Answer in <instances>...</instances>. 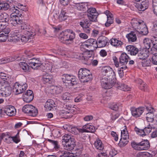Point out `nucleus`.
I'll return each instance as SVG.
<instances>
[{
    "instance_id": "f257e3e1",
    "label": "nucleus",
    "mask_w": 157,
    "mask_h": 157,
    "mask_svg": "<svg viewBox=\"0 0 157 157\" xmlns=\"http://www.w3.org/2000/svg\"><path fill=\"white\" fill-rule=\"evenodd\" d=\"M21 16H22V15L20 11L19 13L16 15L12 14L10 22L11 24L15 26H17L18 24L21 25V29L25 31L24 35L21 36V40L22 42H26L29 39H33L36 35V33L34 31L29 30V25L23 22L22 20L20 19Z\"/></svg>"
},
{
    "instance_id": "f03ea898",
    "label": "nucleus",
    "mask_w": 157,
    "mask_h": 157,
    "mask_svg": "<svg viewBox=\"0 0 157 157\" xmlns=\"http://www.w3.org/2000/svg\"><path fill=\"white\" fill-rule=\"evenodd\" d=\"M75 37V33L72 30L67 29L60 33L59 39L63 43L66 44H69L73 42Z\"/></svg>"
},
{
    "instance_id": "7ed1b4c3",
    "label": "nucleus",
    "mask_w": 157,
    "mask_h": 157,
    "mask_svg": "<svg viewBox=\"0 0 157 157\" xmlns=\"http://www.w3.org/2000/svg\"><path fill=\"white\" fill-rule=\"evenodd\" d=\"M78 77L82 82H87L92 80V76L90 71L86 68H81L78 71Z\"/></svg>"
},
{
    "instance_id": "20e7f679",
    "label": "nucleus",
    "mask_w": 157,
    "mask_h": 157,
    "mask_svg": "<svg viewBox=\"0 0 157 157\" xmlns=\"http://www.w3.org/2000/svg\"><path fill=\"white\" fill-rule=\"evenodd\" d=\"M131 145L134 149L138 151L147 150L150 147V143L148 140H144L139 143L133 142Z\"/></svg>"
},
{
    "instance_id": "39448f33",
    "label": "nucleus",
    "mask_w": 157,
    "mask_h": 157,
    "mask_svg": "<svg viewBox=\"0 0 157 157\" xmlns=\"http://www.w3.org/2000/svg\"><path fill=\"white\" fill-rule=\"evenodd\" d=\"M115 79L101 77L100 79L101 85L104 89H108L113 86L115 83Z\"/></svg>"
},
{
    "instance_id": "423d86ee",
    "label": "nucleus",
    "mask_w": 157,
    "mask_h": 157,
    "mask_svg": "<svg viewBox=\"0 0 157 157\" xmlns=\"http://www.w3.org/2000/svg\"><path fill=\"white\" fill-rule=\"evenodd\" d=\"M94 54V50L91 49L90 50H87L84 53L81 54L78 53L77 54L76 58L81 59L84 62H87L89 60H91L92 56Z\"/></svg>"
},
{
    "instance_id": "0eeeda50",
    "label": "nucleus",
    "mask_w": 157,
    "mask_h": 157,
    "mask_svg": "<svg viewBox=\"0 0 157 157\" xmlns=\"http://www.w3.org/2000/svg\"><path fill=\"white\" fill-rule=\"evenodd\" d=\"M62 81L64 83H67L70 86H73L76 85L77 83L75 78L70 75L64 74L62 77Z\"/></svg>"
},
{
    "instance_id": "6e6552de",
    "label": "nucleus",
    "mask_w": 157,
    "mask_h": 157,
    "mask_svg": "<svg viewBox=\"0 0 157 157\" xmlns=\"http://www.w3.org/2000/svg\"><path fill=\"white\" fill-rule=\"evenodd\" d=\"M2 4L3 5L2 6V10L6 11L9 9V11L11 13L10 16L12 14L16 15L18 14L19 12H20L19 10H21L17 6H10L9 4L6 2H2Z\"/></svg>"
},
{
    "instance_id": "1a4fd4ad",
    "label": "nucleus",
    "mask_w": 157,
    "mask_h": 157,
    "mask_svg": "<svg viewBox=\"0 0 157 157\" xmlns=\"http://www.w3.org/2000/svg\"><path fill=\"white\" fill-rule=\"evenodd\" d=\"M101 72L104 75L102 77L113 78H115V74L112 68L110 67L106 66L104 67L101 69Z\"/></svg>"
},
{
    "instance_id": "9d476101",
    "label": "nucleus",
    "mask_w": 157,
    "mask_h": 157,
    "mask_svg": "<svg viewBox=\"0 0 157 157\" xmlns=\"http://www.w3.org/2000/svg\"><path fill=\"white\" fill-rule=\"evenodd\" d=\"M28 87V85L26 83H22L16 82L13 86V90L17 94H21L25 91Z\"/></svg>"
},
{
    "instance_id": "9b49d317",
    "label": "nucleus",
    "mask_w": 157,
    "mask_h": 157,
    "mask_svg": "<svg viewBox=\"0 0 157 157\" xmlns=\"http://www.w3.org/2000/svg\"><path fill=\"white\" fill-rule=\"evenodd\" d=\"M27 62L30 67L34 69H38L39 67H40L42 69L44 67L39 58H32L29 60Z\"/></svg>"
},
{
    "instance_id": "f8f14e48",
    "label": "nucleus",
    "mask_w": 157,
    "mask_h": 157,
    "mask_svg": "<svg viewBox=\"0 0 157 157\" xmlns=\"http://www.w3.org/2000/svg\"><path fill=\"white\" fill-rule=\"evenodd\" d=\"M152 128L151 126L149 124L147 126L145 127L143 129H140L136 127L134 128V130L139 135L144 136L150 133L151 132Z\"/></svg>"
},
{
    "instance_id": "ddd939ff",
    "label": "nucleus",
    "mask_w": 157,
    "mask_h": 157,
    "mask_svg": "<svg viewBox=\"0 0 157 157\" xmlns=\"http://www.w3.org/2000/svg\"><path fill=\"white\" fill-rule=\"evenodd\" d=\"M109 39L105 36H101L99 37L97 40V48H102L109 44Z\"/></svg>"
},
{
    "instance_id": "4468645a",
    "label": "nucleus",
    "mask_w": 157,
    "mask_h": 157,
    "mask_svg": "<svg viewBox=\"0 0 157 157\" xmlns=\"http://www.w3.org/2000/svg\"><path fill=\"white\" fill-rule=\"evenodd\" d=\"M129 58V56L126 53H123L121 54L119 58V61L120 65L123 66L121 67V68L126 69L127 68L126 65L127 64Z\"/></svg>"
},
{
    "instance_id": "2eb2a0df",
    "label": "nucleus",
    "mask_w": 157,
    "mask_h": 157,
    "mask_svg": "<svg viewBox=\"0 0 157 157\" xmlns=\"http://www.w3.org/2000/svg\"><path fill=\"white\" fill-rule=\"evenodd\" d=\"M23 100L27 103H29L33 99L34 95L33 92L30 90H28L23 94Z\"/></svg>"
},
{
    "instance_id": "dca6fc26",
    "label": "nucleus",
    "mask_w": 157,
    "mask_h": 157,
    "mask_svg": "<svg viewBox=\"0 0 157 157\" xmlns=\"http://www.w3.org/2000/svg\"><path fill=\"white\" fill-rule=\"evenodd\" d=\"M149 4L148 1H146L142 2L136 3L135 6L138 10L144 11L148 8Z\"/></svg>"
},
{
    "instance_id": "f3484780",
    "label": "nucleus",
    "mask_w": 157,
    "mask_h": 157,
    "mask_svg": "<svg viewBox=\"0 0 157 157\" xmlns=\"http://www.w3.org/2000/svg\"><path fill=\"white\" fill-rule=\"evenodd\" d=\"M90 22L92 21L89 19H86L84 22H80V25L83 28L84 31L87 33H89L91 30L89 27L90 24H91Z\"/></svg>"
},
{
    "instance_id": "a211bd4d",
    "label": "nucleus",
    "mask_w": 157,
    "mask_h": 157,
    "mask_svg": "<svg viewBox=\"0 0 157 157\" xmlns=\"http://www.w3.org/2000/svg\"><path fill=\"white\" fill-rule=\"evenodd\" d=\"M144 110V107H140L137 108H132L131 110L132 115L136 117H139L143 113Z\"/></svg>"
},
{
    "instance_id": "6ab92c4d",
    "label": "nucleus",
    "mask_w": 157,
    "mask_h": 157,
    "mask_svg": "<svg viewBox=\"0 0 157 157\" xmlns=\"http://www.w3.org/2000/svg\"><path fill=\"white\" fill-rule=\"evenodd\" d=\"M78 130L79 132H81L94 133L95 131L94 126L90 124H87L83 126L82 129H79Z\"/></svg>"
},
{
    "instance_id": "aec40b11",
    "label": "nucleus",
    "mask_w": 157,
    "mask_h": 157,
    "mask_svg": "<svg viewBox=\"0 0 157 157\" xmlns=\"http://www.w3.org/2000/svg\"><path fill=\"white\" fill-rule=\"evenodd\" d=\"M66 12L63 10H62L61 13L58 16L56 13L53 15V17L55 20L61 22L66 20L67 16Z\"/></svg>"
},
{
    "instance_id": "412c9836",
    "label": "nucleus",
    "mask_w": 157,
    "mask_h": 157,
    "mask_svg": "<svg viewBox=\"0 0 157 157\" xmlns=\"http://www.w3.org/2000/svg\"><path fill=\"white\" fill-rule=\"evenodd\" d=\"M149 55V51L146 49H144L140 51L138 54L137 59H144L148 57Z\"/></svg>"
},
{
    "instance_id": "4be33fe9",
    "label": "nucleus",
    "mask_w": 157,
    "mask_h": 157,
    "mask_svg": "<svg viewBox=\"0 0 157 157\" xmlns=\"http://www.w3.org/2000/svg\"><path fill=\"white\" fill-rule=\"evenodd\" d=\"M56 107V105L54 101L52 99L48 100L46 102L44 108L46 111L51 110L53 108Z\"/></svg>"
},
{
    "instance_id": "5701e85b",
    "label": "nucleus",
    "mask_w": 157,
    "mask_h": 157,
    "mask_svg": "<svg viewBox=\"0 0 157 157\" xmlns=\"http://www.w3.org/2000/svg\"><path fill=\"white\" fill-rule=\"evenodd\" d=\"M21 60V57L20 56H15L14 58L10 57L9 58H5L0 59V64H3L8 62L13 61L14 60L19 61Z\"/></svg>"
},
{
    "instance_id": "b1692460",
    "label": "nucleus",
    "mask_w": 157,
    "mask_h": 157,
    "mask_svg": "<svg viewBox=\"0 0 157 157\" xmlns=\"http://www.w3.org/2000/svg\"><path fill=\"white\" fill-rule=\"evenodd\" d=\"M53 78V76L52 75L46 73L43 76V82L44 84L52 83L54 81Z\"/></svg>"
},
{
    "instance_id": "393cba45",
    "label": "nucleus",
    "mask_w": 157,
    "mask_h": 157,
    "mask_svg": "<svg viewBox=\"0 0 157 157\" xmlns=\"http://www.w3.org/2000/svg\"><path fill=\"white\" fill-rule=\"evenodd\" d=\"M63 107L68 110L69 114L70 113L76 114V108L72 105H70L68 103H64L63 105Z\"/></svg>"
},
{
    "instance_id": "a878e982",
    "label": "nucleus",
    "mask_w": 157,
    "mask_h": 157,
    "mask_svg": "<svg viewBox=\"0 0 157 157\" xmlns=\"http://www.w3.org/2000/svg\"><path fill=\"white\" fill-rule=\"evenodd\" d=\"M126 49L131 55L136 56L139 52L138 48L132 45L127 46Z\"/></svg>"
},
{
    "instance_id": "bb28decb",
    "label": "nucleus",
    "mask_w": 157,
    "mask_h": 157,
    "mask_svg": "<svg viewBox=\"0 0 157 157\" xmlns=\"http://www.w3.org/2000/svg\"><path fill=\"white\" fill-rule=\"evenodd\" d=\"M114 86L124 91H128L130 89V88L127 85L123 84L121 82H118L117 83H116V80L115 81V83Z\"/></svg>"
},
{
    "instance_id": "cd10ccee",
    "label": "nucleus",
    "mask_w": 157,
    "mask_h": 157,
    "mask_svg": "<svg viewBox=\"0 0 157 157\" xmlns=\"http://www.w3.org/2000/svg\"><path fill=\"white\" fill-rule=\"evenodd\" d=\"M64 136V138L62 140L63 141H65L66 143L69 144H71L73 143L74 146H75V140L73 137H71L70 135L67 134H65Z\"/></svg>"
},
{
    "instance_id": "c85d7f7f",
    "label": "nucleus",
    "mask_w": 157,
    "mask_h": 157,
    "mask_svg": "<svg viewBox=\"0 0 157 157\" xmlns=\"http://www.w3.org/2000/svg\"><path fill=\"white\" fill-rule=\"evenodd\" d=\"M129 42H134L137 40V37L135 32L131 31L130 33L126 36Z\"/></svg>"
},
{
    "instance_id": "c756f323",
    "label": "nucleus",
    "mask_w": 157,
    "mask_h": 157,
    "mask_svg": "<svg viewBox=\"0 0 157 157\" xmlns=\"http://www.w3.org/2000/svg\"><path fill=\"white\" fill-rule=\"evenodd\" d=\"M0 20H2V23L4 22L5 24H8L10 20L9 16L6 13H0Z\"/></svg>"
},
{
    "instance_id": "7c9ffc66",
    "label": "nucleus",
    "mask_w": 157,
    "mask_h": 157,
    "mask_svg": "<svg viewBox=\"0 0 157 157\" xmlns=\"http://www.w3.org/2000/svg\"><path fill=\"white\" fill-rule=\"evenodd\" d=\"M143 43L145 47L144 49H146L148 50L151 46L152 47L153 44L151 40L145 38L144 40Z\"/></svg>"
},
{
    "instance_id": "2f4dec72",
    "label": "nucleus",
    "mask_w": 157,
    "mask_h": 157,
    "mask_svg": "<svg viewBox=\"0 0 157 157\" xmlns=\"http://www.w3.org/2000/svg\"><path fill=\"white\" fill-rule=\"evenodd\" d=\"M110 42L112 45L116 47L121 46L123 44L121 40H117L116 38H112L110 40Z\"/></svg>"
},
{
    "instance_id": "473e14b6",
    "label": "nucleus",
    "mask_w": 157,
    "mask_h": 157,
    "mask_svg": "<svg viewBox=\"0 0 157 157\" xmlns=\"http://www.w3.org/2000/svg\"><path fill=\"white\" fill-rule=\"evenodd\" d=\"M97 40L93 38L89 39L86 41L88 46H89L90 47L93 46L94 48H97Z\"/></svg>"
},
{
    "instance_id": "72a5a7b5",
    "label": "nucleus",
    "mask_w": 157,
    "mask_h": 157,
    "mask_svg": "<svg viewBox=\"0 0 157 157\" xmlns=\"http://www.w3.org/2000/svg\"><path fill=\"white\" fill-rule=\"evenodd\" d=\"M2 92L0 93L2 95L4 94L6 96H9L11 93V89L9 86H4L2 89Z\"/></svg>"
},
{
    "instance_id": "f704fd0d",
    "label": "nucleus",
    "mask_w": 157,
    "mask_h": 157,
    "mask_svg": "<svg viewBox=\"0 0 157 157\" xmlns=\"http://www.w3.org/2000/svg\"><path fill=\"white\" fill-rule=\"evenodd\" d=\"M7 114L9 116H12L15 114L16 110L14 106H10L6 111Z\"/></svg>"
},
{
    "instance_id": "c9c22d12",
    "label": "nucleus",
    "mask_w": 157,
    "mask_h": 157,
    "mask_svg": "<svg viewBox=\"0 0 157 157\" xmlns=\"http://www.w3.org/2000/svg\"><path fill=\"white\" fill-rule=\"evenodd\" d=\"M62 142L64 148L65 150L71 151L73 150L75 147V146H74V145L73 144V143L71 144H67V143H66L65 141H62Z\"/></svg>"
},
{
    "instance_id": "e433bc0d",
    "label": "nucleus",
    "mask_w": 157,
    "mask_h": 157,
    "mask_svg": "<svg viewBox=\"0 0 157 157\" xmlns=\"http://www.w3.org/2000/svg\"><path fill=\"white\" fill-rule=\"evenodd\" d=\"M141 22V21H139L136 19H134L132 20L131 23L132 27L134 29L137 30Z\"/></svg>"
},
{
    "instance_id": "4c0bfd02",
    "label": "nucleus",
    "mask_w": 157,
    "mask_h": 157,
    "mask_svg": "<svg viewBox=\"0 0 157 157\" xmlns=\"http://www.w3.org/2000/svg\"><path fill=\"white\" fill-rule=\"evenodd\" d=\"M52 90V94H59L61 93L63 91V88L60 86H55L53 88H51Z\"/></svg>"
},
{
    "instance_id": "58836bf2",
    "label": "nucleus",
    "mask_w": 157,
    "mask_h": 157,
    "mask_svg": "<svg viewBox=\"0 0 157 157\" xmlns=\"http://www.w3.org/2000/svg\"><path fill=\"white\" fill-rule=\"evenodd\" d=\"M94 145L95 147L99 150H101L103 149V146L101 141L99 139L97 140L94 143Z\"/></svg>"
},
{
    "instance_id": "ea45409f",
    "label": "nucleus",
    "mask_w": 157,
    "mask_h": 157,
    "mask_svg": "<svg viewBox=\"0 0 157 157\" xmlns=\"http://www.w3.org/2000/svg\"><path fill=\"white\" fill-rule=\"evenodd\" d=\"M98 15V13H94L87 16L88 19L92 22H94L97 21V18Z\"/></svg>"
},
{
    "instance_id": "a19ab883",
    "label": "nucleus",
    "mask_w": 157,
    "mask_h": 157,
    "mask_svg": "<svg viewBox=\"0 0 157 157\" xmlns=\"http://www.w3.org/2000/svg\"><path fill=\"white\" fill-rule=\"evenodd\" d=\"M154 112H148L146 114V119L148 122H152L154 120Z\"/></svg>"
},
{
    "instance_id": "79ce46f5",
    "label": "nucleus",
    "mask_w": 157,
    "mask_h": 157,
    "mask_svg": "<svg viewBox=\"0 0 157 157\" xmlns=\"http://www.w3.org/2000/svg\"><path fill=\"white\" fill-rule=\"evenodd\" d=\"M28 115L32 117L36 116L38 114V110L37 109L33 106V108H31L29 110Z\"/></svg>"
},
{
    "instance_id": "37998d69",
    "label": "nucleus",
    "mask_w": 157,
    "mask_h": 157,
    "mask_svg": "<svg viewBox=\"0 0 157 157\" xmlns=\"http://www.w3.org/2000/svg\"><path fill=\"white\" fill-rule=\"evenodd\" d=\"M19 66L24 72H27L29 70V67L27 64L24 62H21L19 63Z\"/></svg>"
},
{
    "instance_id": "c03bdc74",
    "label": "nucleus",
    "mask_w": 157,
    "mask_h": 157,
    "mask_svg": "<svg viewBox=\"0 0 157 157\" xmlns=\"http://www.w3.org/2000/svg\"><path fill=\"white\" fill-rule=\"evenodd\" d=\"M31 108H33V106L31 105H26L24 106L22 109L23 112L28 114L29 112V110Z\"/></svg>"
},
{
    "instance_id": "a18cd8bd",
    "label": "nucleus",
    "mask_w": 157,
    "mask_h": 157,
    "mask_svg": "<svg viewBox=\"0 0 157 157\" xmlns=\"http://www.w3.org/2000/svg\"><path fill=\"white\" fill-rule=\"evenodd\" d=\"M0 141L3 139L4 140L5 142H6L7 143H9L10 142L9 139L10 138V136L6 135L5 133H2V135L0 136Z\"/></svg>"
},
{
    "instance_id": "49530a36",
    "label": "nucleus",
    "mask_w": 157,
    "mask_h": 157,
    "mask_svg": "<svg viewBox=\"0 0 157 157\" xmlns=\"http://www.w3.org/2000/svg\"><path fill=\"white\" fill-rule=\"evenodd\" d=\"M62 98L63 100H66L67 102L68 101L71 100V97L70 96V95L69 93H65L62 95Z\"/></svg>"
},
{
    "instance_id": "de8ad7c7",
    "label": "nucleus",
    "mask_w": 157,
    "mask_h": 157,
    "mask_svg": "<svg viewBox=\"0 0 157 157\" xmlns=\"http://www.w3.org/2000/svg\"><path fill=\"white\" fill-rule=\"evenodd\" d=\"M107 22L105 23V26L106 27L109 26L113 22V17L109 15H107Z\"/></svg>"
},
{
    "instance_id": "09e8293b",
    "label": "nucleus",
    "mask_w": 157,
    "mask_h": 157,
    "mask_svg": "<svg viewBox=\"0 0 157 157\" xmlns=\"http://www.w3.org/2000/svg\"><path fill=\"white\" fill-rule=\"evenodd\" d=\"M19 134V132H18L14 136H10V138H12L13 141L16 143H17L20 141Z\"/></svg>"
},
{
    "instance_id": "8fccbe9b",
    "label": "nucleus",
    "mask_w": 157,
    "mask_h": 157,
    "mask_svg": "<svg viewBox=\"0 0 157 157\" xmlns=\"http://www.w3.org/2000/svg\"><path fill=\"white\" fill-rule=\"evenodd\" d=\"M94 13H97L96 9L95 8H90L87 10V16H89V15H90L91 14Z\"/></svg>"
},
{
    "instance_id": "3c124183",
    "label": "nucleus",
    "mask_w": 157,
    "mask_h": 157,
    "mask_svg": "<svg viewBox=\"0 0 157 157\" xmlns=\"http://www.w3.org/2000/svg\"><path fill=\"white\" fill-rule=\"evenodd\" d=\"M7 35H5L3 32H0V42H5L7 39Z\"/></svg>"
},
{
    "instance_id": "603ef678",
    "label": "nucleus",
    "mask_w": 157,
    "mask_h": 157,
    "mask_svg": "<svg viewBox=\"0 0 157 157\" xmlns=\"http://www.w3.org/2000/svg\"><path fill=\"white\" fill-rule=\"evenodd\" d=\"M76 7L77 9L80 11H85L86 10V8L82 4V3L77 4Z\"/></svg>"
},
{
    "instance_id": "864d4df0",
    "label": "nucleus",
    "mask_w": 157,
    "mask_h": 157,
    "mask_svg": "<svg viewBox=\"0 0 157 157\" xmlns=\"http://www.w3.org/2000/svg\"><path fill=\"white\" fill-rule=\"evenodd\" d=\"M143 27L144 28V29H140L141 31H139V32L143 35H146L148 33V29L147 27L145 26Z\"/></svg>"
},
{
    "instance_id": "5fc2aeb1",
    "label": "nucleus",
    "mask_w": 157,
    "mask_h": 157,
    "mask_svg": "<svg viewBox=\"0 0 157 157\" xmlns=\"http://www.w3.org/2000/svg\"><path fill=\"white\" fill-rule=\"evenodd\" d=\"M48 141L52 143L54 145V148L56 149L59 147V146L58 145V142L56 141H55L50 139H48Z\"/></svg>"
},
{
    "instance_id": "6e6d98bb",
    "label": "nucleus",
    "mask_w": 157,
    "mask_h": 157,
    "mask_svg": "<svg viewBox=\"0 0 157 157\" xmlns=\"http://www.w3.org/2000/svg\"><path fill=\"white\" fill-rule=\"evenodd\" d=\"M59 113H60V115H62L63 116H65L66 117H68L69 116L68 115L69 113L67 110H61L60 111Z\"/></svg>"
},
{
    "instance_id": "4d7b16f0",
    "label": "nucleus",
    "mask_w": 157,
    "mask_h": 157,
    "mask_svg": "<svg viewBox=\"0 0 157 157\" xmlns=\"http://www.w3.org/2000/svg\"><path fill=\"white\" fill-rule=\"evenodd\" d=\"M87 43L86 44L85 43L82 44L80 46V49L81 51H84L85 52L88 50L86 48H88L90 46H88Z\"/></svg>"
},
{
    "instance_id": "13d9d810",
    "label": "nucleus",
    "mask_w": 157,
    "mask_h": 157,
    "mask_svg": "<svg viewBox=\"0 0 157 157\" xmlns=\"http://www.w3.org/2000/svg\"><path fill=\"white\" fill-rule=\"evenodd\" d=\"M152 63L154 64L157 65V53L153 54L151 58Z\"/></svg>"
},
{
    "instance_id": "bf43d9fd",
    "label": "nucleus",
    "mask_w": 157,
    "mask_h": 157,
    "mask_svg": "<svg viewBox=\"0 0 157 157\" xmlns=\"http://www.w3.org/2000/svg\"><path fill=\"white\" fill-rule=\"evenodd\" d=\"M150 61L146 60V59H142V66L143 67L149 66L150 65Z\"/></svg>"
},
{
    "instance_id": "052dcab7",
    "label": "nucleus",
    "mask_w": 157,
    "mask_h": 157,
    "mask_svg": "<svg viewBox=\"0 0 157 157\" xmlns=\"http://www.w3.org/2000/svg\"><path fill=\"white\" fill-rule=\"evenodd\" d=\"M3 30L2 31L0 32H3V33L5 34V35H7V36L8 37V34L10 31V29L9 27H6L3 29Z\"/></svg>"
},
{
    "instance_id": "680f3d73",
    "label": "nucleus",
    "mask_w": 157,
    "mask_h": 157,
    "mask_svg": "<svg viewBox=\"0 0 157 157\" xmlns=\"http://www.w3.org/2000/svg\"><path fill=\"white\" fill-rule=\"evenodd\" d=\"M65 152H64L63 155H61V157H74L73 153H71L69 152L68 153L67 152L66 153H65Z\"/></svg>"
},
{
    "instance_id": "e2e57ef3",
    "label": "nucleus",
    "mask_w": 157,
    "mask_h": 157,
    "mask_svg": "<svg viewBox=\"0 0 157 157\" xmlns=\"http://www.w3.org/2000/svg\"><path fill=\"white\" fill-rule=\"evenodd\" d=\"M139 87L140 90L145 91L147 90V86L145 83H141L140 85L139 86Z\"/></svg>"
},
{
    "instance_id": "0e129e2a",
    "label": "nucleus",
    "mask_w": 157,
    "mask_h": 157,
    "mask_svg": "<svg viewBox=\"0 0 157 157\" xmlns=\"http://www.w3.org/2000/svg\"><path fill=\"white\" fill-rule=\"evenodd\" d=\"M147 27L146 24L144 23L143 21H142L141 23L140 24V25L139 26L138 28L137 31V32H139L140 31V29H144V28L143 27Z\"/></svg>"
},
{
    "instance_id": "69168bd1",
    "label": "nucleus",
    "mask_w": 157,
    "mask_h": 157,
    "mask_svg": "<svg viewBox=\"0 0 157 157\" xmlns=\"http://www.w3.org/2000/svg\"><path fill=\"white\" fill-rule=\"evenodd\" d=\"M128 141L124 140L123 139H121L120 140V141L119 142V144L121 145L122 146H124L125 145H126L128 143Z\"/></svg>"
},
{
    "instance_id": "338daca9",
    "label": "nucleus",
    "mask_w": 157,
    "mask_h": 157,
    "mask_svg": "<svg viewBox=\"0 0 157 157\" xmlns=\"http://www.w3.org/2000/svg\"><path fill=\"white\" fill-rule=\"evenodd\" d=\"M119 114L117 113H112V117H111V120L112 121L115 120L119 117Z\"/></svg>"
},
{
    "instance_id": "774afa93",
    "label": "nucleus",
    "mask_w": 157,
    "mask_h": 157,
    "mask_svg": "<svg viewBox=\"0 0 157 157\" xmlns=\"http://www.w3.org/2000/svg\"><path fill=\"white\" fill-rule=\"evenodd\" d=\"M113 60L114 62L115 66L116 67H118L120 65V62L119 63L118 59L116 56L113 57Z\"/></svg>"
}]
</instances>
